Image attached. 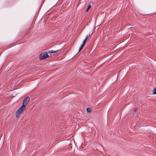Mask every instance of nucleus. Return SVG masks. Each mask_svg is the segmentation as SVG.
<instances>
[{"instance_id":"obj_4","label":"nucleus","mask_w":156,"mask_h":156,"mask_svg":"<svg viewBox=\"0 0 156 156\" xmlns=\"http://www.w3.org/2000/svg\"><path fill=\"white\" fill-rule=\"evenodd\" d=\"M88 35H87L85 37V39L83 40V44H82L81 45L79 49V52H80V51L81 50V49H82V48H83V47L84 46V44H85L88 38Z\"/></svg>"},{"instance_id":"obj_2","label":"nucleus","mask_w":156,"mask_h":156,"mask_svg":"<svg viewBox=\"0 0 156 156\" xmlns=\"http://www.w3.org/2000/svg\"><path fill=\"white\" fill-rule=\"evenodd\" d=\"M25 108L23 106H21L20 108L16 112V117H18L20 113L25 109Z\"/></svg>"},{"instance_id":"obj_6","label":"nucleus","mask_w":156,"mask_h":156,"mask_svg":"<svg viewBox=\"0 0 156 156\" xmlns=\"http://www.w3.org/2000/svg\"><path fill=\"white\" fill-rule=\"evenodd\" d=\"M91 109L90 108H88L87 109V111L88 112H91Z\"/></svg>"},{"instance_id":"obj_1","label":"nucleus","mask_w":156,"mask_h":156,"mask_svg":"<svg viewBox=\"0 0 156 156\" xmlns=\"http://www.w3.org/2000/svg\"><path fill=\"white\" fill-rule=\"evenodd\" d=\"M48 57V56L47 53L44 52L40 54V59L41 60H43L47 58Z\"/></svg>"},{"instance_id":"obj_3","label":"nucleus","mask_w":156,"mask_h":156,"mask_svg":"<svg viewBox=\"0 0 156 156\" xmlns=\"http://www.w3.org/2000/svg\"><path fill=\"white\" fill-rule=\"evenodd\" d=\"M30 101V98L28 97H27L25 98L23 101V105H22L25 108L26 106L27 105Z\"/></svg>"},{"instance_id":"obj_8","label":"nucleus","mask_w":156,"mask_h":156,"mask_svg":"<svg viewBox=\"0 0 156 156\" xmlns=\"http://www.w3.org/2000/svg\"><path fill=\"white\" fill-rule=\"evenodd\" d=\"M153 93L154 94H156V87L153 90Z\"/></svg>"},{"instance_id":"obj_7","label":"nucleus","mask_w":156,"mask_h":156,"mask_svg":"<svg viewBox=\"0 0 156 156\" xmlns=\"http://www.w3.org/2000/svg\"><path fill=\"white\" fill-rule=\"evenodd\" d=\"M91 7V6L90 5H89L87 8V9L86 12H87L88 10Z\"/></svg>"},{"instance_id":"obj_9","label":"nucleus","mask_w":156,"mask_h":156,"mask_svg":"<svg viewBox=\"0 0 156 156\" xmlns=\"http://www.w3.org/2000/svg\"><path fill=\"white\" fill-rule=\"evenodd\" d=\"M137 110V108H135V109H134V111L135 112H136V111Z\"/></svg>"},{"instance_id":"obj_5","label":"nucleus","mask_w":156,"mask_h":156,"mask_svg":"<svg viewBox=\"0 0 156 156\" xmlns=\"http://www.w3.org/2000/svg\"><path fill=\"white\" fill-rule=\"evenodd\" d=\"M58 50H57V51L51 50V51H48V53H56V52H58Z\"/></svg>"}]
</instances>
